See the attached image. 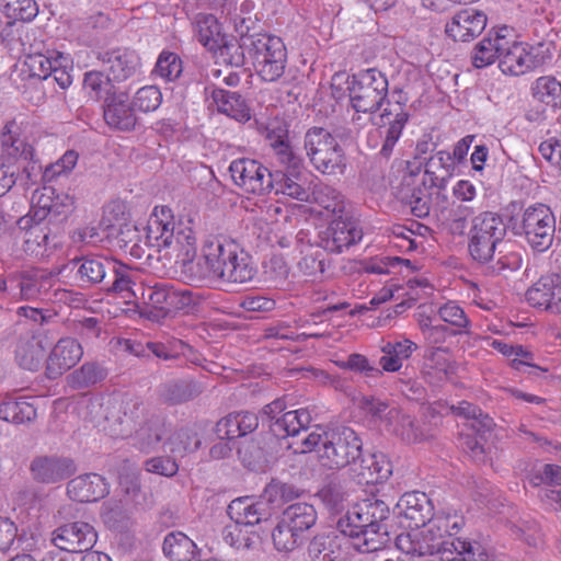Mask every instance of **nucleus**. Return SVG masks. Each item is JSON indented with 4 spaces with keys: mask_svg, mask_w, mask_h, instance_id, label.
<instances>
[{
    "mask_svg": "<svg viewBox=\"0 0 561 561\" xmlns=\"http://www.w3.org/2000/svg\"><path fill=\"white\" fill-rule=\"evenodd\" d=\"M103 117L106 125L116 131H131L138 123L134 106L125 92L113 93L105 99Z\"/></svg>",
    "mask_w": 561,
    "mask_h": 561,
    "instance_id": "aec40b11",
    "label": "nucleus"
},
{
    "mask_svg": "<svg viewBox=\"0 0 561 561\" xmlns=\"http://www.w3.org/2000/svg\"><path fill=\"white\" fill-rule=\"evenodd\" d=\"M522 229L533 249L545 251L553 242L556 217L547 205L529 206L523 214Z\"/></svg>",
    "mask_w": 561,
    "mask_h": 561,
    "instance_id": "9b49d317",
    "label": "nucleus"
},
{
    "mask_svg": "<svg viewBox=\"0 0 561 561\" xmlns=\"http://www.w3.org/2000/svg\"><path fill=\"white\" fill-rule=\"evenodd\" d=\"M145 296L140 295V302L159 311L167 310L175 295L174 291L159 286L145 288Z\"/></svg>",
    "mask_w": 561,
    "mask_h": 561,
    "instance_id": "13d9d810",
    "label": "nucleus"
},
{
    "mask_svg": "<svg viewBox=\"0 0 561 561\" xmlns=\"http://www.w3.org/2000/svg\"><path fill=\"white\" fill-rule=\"evenodd\" d=\"M251 55L262 80L274 82L283 76L287 51L282 37H259L253 43Z\"/></svg>",
    "mask_w": 561,
    "mask_h": 561,
    "instance_id": "9d476101",
    "label": "nucleus"
},
{
    "mask_svg": "<svg viewBox=\"0 0 561 561\" xmlns=\"http://www.w3.org/2000/svg\"><path fill=\"white\" fill-rule=\"evenodd\" d=\"M389 513L385 502L364 501L356 504L337 523L341 533L350 537L359 552L379 550L387 542V528L382 525Z\"/></svg>",
    "mask_w": 561,
    "mask_h": 561,
    "instance_id": "423d86ee",
    "label": "nucleus"
},
{
    "mask_svg": "<svg viewBox=\"0 0 561 561\" xmlns=\"http://www.w3.org/2000/svg\"><path fill=\"white\" fill-rule=\"evenodd\" d=\"M229 171L234 184L248 193L262 194L270 190L272 173L255 160H233Z\"/></svg>",
    "mask_w": 561,
    "mask_h": 561,
    "instance_id": "2eb2a0df",
    "label": "nucleus"
},
{
    "mask_svg": "<svg viewBox=\"0 0 561 561\" xmlns=\"http://www.w3.org/2000/svg\"><path fill=\"white\" fill-rule=\"evenodd\" d=\"M35 215L45 218L47 215L60 216L69 214L75 206V197L67 192H57L51 186L36 190L31 199Z\"/></svg>",
    "mask_w": 561,
    "mask_h": 561,
    "instance_id": "4be33fe9",
    "label": "nucleus"
},
{
    "mask_svg": "<svg viewBox=\"0 0 561 561\" xmlns=\"http://www.w3.org/2000/svg\"><path fill=\"white\" fill-rule=\"evenodd\" d=\"M463 526L462 516L444 511L434 514L427 523L401 533L397 548L411 557H433L438 561H474L473 543L456 535Z\"/></svg>",
    "mask_w": 561,
    "mask_h": 561,
    "instance_id": "f257e3e1",
    "label": "nucleus"
},
{
    "mask_svg": "<svg viewBox=\"0 0 561 561\" xmlns=\"http://www.w3.org/2000/svg\"><path fill=\"white\" fill-rule=\"evenodd\" d=\"M224 540L237 550L252 549L259 540L256 531L249 526L233 522L224 529Z\"/></svg>",
    "mask_w": 561,
    "mask_h": 561,
    "instance_id": "79ce46f5",
    "label": "nucleus"
},
{
    "mask_svg": "<svg viewBox=\"0 0 561 561\" xmlns=\"http://www.w3.org/2000/svg\"><path fill=\"white\" fill-rule=\"evenodd\" d=\"M199 442L195 434L188 430H181L171 434L163 443V450L170 451L174 456H182L187 451L198 447Z\"/></svg>",
    "mask_w": 561,
    "mask_h": 561,
    "instance_id": "603ef678",
    "label": "nucleus"
},
{
    "mask_svg": "<svg viewBox=\"0 0 561 561\" xmlns=\"http://www.w3.org/2000/svg\"><path fill=\"white\" fill-rule=\"evenodd\" d=\"M416 350V344L410 340L386 342L381 346L383 355L379 359L381 370L394 373L401 369L403 360Z\"/></svg>",
    "mask_w": 561,
    "mask_h": 561,
    "instance_id": "f704fd0d",
    "label": "nucleus"
},
{
    "mask_svg": "<svg viewBox=\"0 0 561 561\" xmlns=\"http://www.w3.org/2000/svg\"><path fill=\"white\" fill-rule=\"evenodd\" d=\"M1 159L13 165L18 161H28L33 158V147L21 137L15 123L9 122L1 131Z\"/></svg>",
    "mask_w": 561,
    "mask_h": 561,
    "instance_id": "393cba45",
    "label": "nucleus"
},
{
    "mask_svg": "<svg viewBox=\"0 0 561 561\" xmlns=\"http://www.w3.org/2000/svg\"><path fill=\"white\" fill-rule=\"evenodd\" d=\"M438 316L442 321L453 327V334L467 332L470 321L463 309L455 301H447L438 308Z\"/></svg>",
    "mask_w": 561,
    "mask_h": 561,
    "instance_id": "de8ad7c7",
    "label": "nucleus"
},
{
    "mask_svg": "<svg viewBox=\"0 0 561 561\" xmlns=\"http://www.w3.org/2000/svg\"><path fill=\"white\" fill-rule=\"evenodd\" d=\"M451 410L458 415L467 419L465 426L472 433H461L460 442L462 449L468 453L476 461H484L485 459V433L490 428L491 420L486 416L483 421L481 411L469 402H461L458 407H451Z\"/></svg>",
    "mask_w": 561,
    "mask_h": 561,
    "instance_id": "f8f14e48",
    "label": "nucleus"
},
{
    "mask_svg": "<svg viewBox=\"0 0 561 561\" xmlns=\"http://www.w3.org/2000/svg\"><path fill=\"white\" fill-rule=\"evenodd\" d=\"M316 201L328 213L340 216L344 210V198L333 187L325 186L321 188L317 193Z\"/></svg>",
    "mask_w": 561,
    "mask_h": 561,
    "instance_id": "bf43d9fd",
    "label": "nucleus"
},
{
    "mask_svg": "<svg viewBox=\"0 0 561 561\" xmlns=\"http://www.w3.org/2000/svg\"><path fill=\"white\" fill-rule=\"evenodd\" d=\"M228 514L232 522L253 527L268 516L266 504L251 497H239L228 506Z\"/></svg>",
    "mask_w": 561,
    "mask_h": 561,
    "instance_id": "c756f323",
    "label": "nucleus"
},
{
    "mask_svg": "<svg viewBox=\"0 0 561 561\" xmlns=\"http://www.w3.org/2000/svg\"><path fill=\"white\" fill-rule=\"evenodd\" d=\"M145 468L150 473L173 477L179 470V465L170 457H153L146 461Z\"/></svg>",
    "mask_w": 561,
    "mask_h": 561,
    "instance_id": "69168bd1",
    "label": "nucleus"
},
{
    "mask_svg": "<svg viewBox=\"0 0 561 561\" xmlns=\"http://www.w3.org/2000/svg\"><path fill=\"white\" fill-rule=\"evenodd\" d=\"M266 139L272 148L283 157L291 158L290 147L288 145V130L286 125L277 119L271 121L266 127Z\"/></svg>",
    "mask_w": 561,
    "mask_h": 561,
    "instance_id": "3c124183",
    "label": "nucleus"
},
{
    "mask_svg": "<svg viewBox=\"0 0 561 561\" xmlns=\"http://www.w3.org/2000/svg\"><path fill=\"white\" fill-rule=\"evenodd\" d=\"M163 553L171 561H197L199 549L184 533L173 531L165 536Z\"/></svg>",
    "mask_w": 561,
    "mask_h": 561,
    "instance_id": "473e14b6",
    "label": "nucleus"
},
{
    "mask_svg": "<svg viewBox=\"0 0 561 561\" xmlns=\"http://www.w3.org/2000/svg\"><path fill=\"white\" fill-rule=\"evenodd\" d=\"M272 539L278 551H293L305 542V538L295 531L282 518L272 533Z\"/></svg>",
    "mask_w": 561,
    "mask_h": 561,
    "instance_id": "49530a36",
    "label": "nucleus"
},
{
    "mask_svg": "<svg viewBox=\"0 0 561 561\" xmlns=\"http://www.w3.org/2000/svg\"><path fill=\"white\" fill-rule=\"evenodd\" d=\"M401 265L410 267L411 262L398 256H380L367 261L364 264V270L371 274H389L391 270Z\"/></svg>",
    "mask_w": 561,
    "mask_h": 561,
    "instance_id": "052dcab7",
    "label": "nucleus"
},
{
    "mask_svg": "<svg viewBox=\"0 0 561 561\" xmlns=\"http://www.w3.org/2000/svg\"><path fill=\"white\" fill-rule=\"evenodd\" d=\"M280 518L306 539V533L316 524L317 513L310 504L295 503L283 512Z\"/></svg>",
    "mask_w": 561,
    "mask_h": 561,
    "instance_id": "e433bc0d",
    "label": "nucleus"
},
{
    "mask_svg": "<svg viewBox=\"0 0 561 561\" xmlns=\"http://www.w3.org/2000/svg\"><path fill=\"white\" fill-rule=\"evenodd\" d=\"M505 37H483L478 42L471 54L472 64L476 68H484L495 60L500 62V55L503 49Z\"/></svg>",
    "mask_w": 561,
    "mask_h": 561,
    "instance_id": "58836bf2",
    "label": "nucleus"
},
{
    "mask_svg": "<svg viewBox=\"0 0 561 561\" xmlns=\"http://www.w3.org/2000/svg\"><path fill=\"white\" fill-rule=\"evenodd\" d=\"M488 24L484 12L473 9L462 10L457 13L450 22L446 23L447 35L458 33L460 35H481Z\"/></svg>",
    "mask_w": 561,
    "mask_h": 561,
    "instance_id": "2f4dec72",
    "label": "nucleus"
},
{
    "mask_svg": "<svg viewBox=\"0 0 561 561\" xmlns=\"http://www.w3.org/2000/svg\"><path fill=\"white\" fill-rule=\"evenodd\" d=\"M136 439L139 449L149 453L156 450L160 442L164 439V431L159 427H141L136 432Z\"/></svg>",
    "mask_w": 561,
    "mask_h": 561,
    "instance_id": "e2e57ef3",
    "label": "nucleus"
},
{
    "mask_svg": "<svg viewBox=\"0 0 561 561\" xmlns=\"http://www.w3.org/2000/svg\"><path fill=\"white\" fill-rule=\"evenodd\" d=\"M289 165L285 172L277 171L272 174L271 186L276 194H283L300 202L309 199L310 193L307 187V179L301 171L298 160L289 158Z\"/></svg>",
    "mask_w": 561,
    "mask_h": 561,
    "instance_id": "f3484780",
    "label": "nucleus"
},
{
    "mask_svg": "<svg viewBox=\"0 0 561 561\" xmlns=\"http://www.w3.org/2000/svg\"><path fill=\"white\" fill-rule=\"evenodd\" d=\"M305 148L311 163L322 173L332 174L345 167L344 153L337 140L323 128H312L305 136Z\"/></svg>",
    "mask_w": 561,
    "mask_h": 561,
    "instance_id": "1a4fd4ad",
    "label": "nucleus"
},
{
    "mask_svg": "<svg viewBox=\"0 0 561 561\" xmlns=\"http://www.w3.org/2000/svg\"><path fill=\"white\" fill-rule=\"evenodd\" d=\"M77 275L82 283L96 284L103 280L108 267L114 266L102 257H83L76 262Z\"/></svg>",
    "mask_w": 561,
    "mask_h": 561,
    "instance_id": "37998d69",
    "label": "nucleus"
},
{
    "mask_svg": "<svg viewBox=\"0 0 561 561\" xmlns=\"http://www.w3.org/2000/svg\"><path fill=\"white\" fill-rule=\"evenodd\" d=\"M491 345L494 350L499 351L504 356L512 357V367L514 369L520 370L523 366H530L528 359H530L533 356L522 346L511 345L499 340H494Z\"/></svg>",
    "mask_w": 561,
    "mask_h": 561,
    "instance_id": "4d7b16f0",
    "label": "nucleus"
},
{
    "mask_svg": "<svg viewBox=\"0 0 561 561\" xmlns=\"http://www.w3.org/2000/svg\"><path fill=\"white\" fill-rule=\"evenodd\" d=\"M34 478L46 483L64 480L76 471L75 463L69 458L38 457L31 466Z\"/></svg>",
    "mask_w": 561,
    "mask_h": 561,
    "instance_id": "bb28decb",
    "label": "nucleus"
},
{
    "mask_svg": "<svg viewBox=\"0 0 561 561\" xmlns=\"http://www.w3.org/2000/svg\"><path fill=\"white\" fill-rule=\"evenodd\" d=\"M100 59L107 65L113 80L124 81L134 76L140 67L139 56L127 48H115L100 54Z\"/></svg>",
    "mask_w": 561,
    "mask_h": 561,
    "instance_id": "b1692460",
    "label": "nucleus"
},
{
    "mask_svg": "<svg viewBox=\"0 0 561 561\" xmlns=\"http://www.w3.org/2000/svg\"><path fill=\"white\" fill-rule=\"evenodd\" d=\"M23 250L32 255L44 253L48 240L47 228L42 224H34L23 232Z\"/></svg>",
    "mask_w": 561,
    "mask_h": 561,
    "instance_id": "864d4df0",
    "label": "nucleus"
},
{
    "mask_svg": "<svg viewBox=\"0 0 561 561\" xmlns=\"http://www.w3.org/2000/svg\"><path fill=\"white\" fill-rule=\"evenodd\" d=\"M194 278H220L243 284L252 280L256 268L251 256L234 241L207 238L190 273Z\"/></svg>",
    "mask_w": 561,
    "mask_h": 561,
    "instance_id": "20e7f679",
    "label": "nucleus"
},
{
    "mask_svg": "<svg viewBox=\"0 0 561 561\" xmlns=\"http://www.w3.org/2000/svg\"><path fill=\"white\" fill-rule=\"evenodd\" d=\"M554 45L549 39L513 42L504 44L500 55L499 69L505 76H524L551 60Z\"/></svg>",
    "mask_w": 561,
    "mask_h": 561,
    "instance_id": "0eeeda50",
    "label": "nucleus"
},
{
    "mask_svg": "<svg viewBox=\"0 0 561 561\" xmlns=\"http://www.w3.org/2000/svg\"><path fill=\"white\" fill-rule=\"evenodd\" d=\"M193 26L198 35H224L221 23L211 13H198L194 18Z\"/></svg>",
    "mask_w": 561,
    "mask_h": 561,
    "instance_id": "0e129e2a",
    "label": "nucleus"
},
{
    "mask_svg": "<svg viewBox=\"0 0 561 561\" xmlns=\"http://www.w3.org/2000/svg\"><path fill=\"white\" fill-rule=\"evenodd\" d=\"M162 100V92L158 87L145 85L136 91L131 104L140 113H151L160 107Z\"/></svg>",
    "mask_w": 561,
    "mask_h": 561,
    "instance_id": "09e8293b",
    "label": "nucleus"
},
{
    "mask_svg": "<svg viewBox=\"0 0 561 561\" xmlns=\"http://www.w3.org/2000/svg\"><path fill=\"white\" fill-rule=\"evenodd\" d=\"M210 98L218 112L238 122H248L251 118L249 106L237 93L214 89Z\"/></svg>",
    "mask_w": 561,
    "mask_h": 561,
    "instance_id": "72a5a7b5",
    "label": "nucleus"
},
{
    "mask_svg": "<svg viewBox=\"0 0 561 561\" xmlns=\"http://www.w3.org/2000/svg\"><path fill=\"white\" fill-rule=\"evenodd\" d=\"M96 538L93 526L84 522L65 524L51 534V542L68 552L87 551L94 546Z\"/></svg>",
    "mask_w": 561,
    "mask_h": 561,
    "instance_id": "dca6fc26",
    "label": "nucleus"
},
{
    "mask_svg": "<svg viewBox=\"0 0 561 561\" xmlns=\"http://www.w3.org/2000/svg\"><path fill=\"white\" fill-rule=\"evenodd\" d=\"M83 355L80 343L75 339H60L51 348L46 360V375L50 379L60 377L79 363Z\"/></svg>",
    "mask_w": 561,
    "mask_h": 561,
    "instance_id": "412c9836",
    "label": "nucleus"
},
{
    "mask_svg": "<svg viewBox=\"0 0 561 561\" xmlns=\"http://www.w3.org/2000/svg\"><path fill=\"white\" fill-rule=\"evenodd\" d=\"M103 378L102 369L93 363H85L79 369L67 377L68 385L72 388H85Z\"/></svg>",
    "mask_w": 561,
    "mask_h": 561,
    "instance_id": "6e6d98bb",
    "label": "nucleus"
},
{
    "mask_svg": "<svg viewBox=\"0 0 561 561\" xmlns=\"http://www.w3.org/2000/svg\"><path fill=\"white\" fill-rule=\"evenodd\" d=\"M70 499L88 503L96 502L110 492V485L105 478L98 473H85L70 480L67 485Z\"/></svg>",
    "mask_w": 561,
    "mask_h": 561,
    "instance_id": "5701e85b",
    "label": "nucleus"
},
{
    "mask_svg": "<svg viewBox=\"0 0 561 561\" xmlns=\"http://www.w3.org/2000/svg\"><path fill=\"white\" fill-rule=\"evenodd\" d=\"M26 64L34 76L46 79L51 72H58L59 68H69L71 60L68 55L53 51L48 56L44 54L28 55Z\"/></svg>",
    "mask_w": 561,
    "mask_h": 561,
    "instance_id": "4c0bfd02",
    "label": "nucleus"
},
{
    "mask_svg": "<svg viewBox=\"0 0 561 561\" xmlns=\"http://www.w3.org/2000/svg\"><path fill=\"white\" fill-rule=\"evenodd\" d=\"M363 231L357 222L348 217L337 216L319 234V244L329 252L341 253L359 242Z\"/></svg>",
    "mask_w": 561,
    "mask_h": 561,
    "instance_id": "4468645a",
    "label": "nucleus"
},
{
    "mask_svg": "<svg viewBox=\"0 0 561 561\" xmlns=\"http://www.w3.org/2000/svg\"><path fill=\"white\" fill-rule=\"evenodd\" d=\"M182 61L174 53L163 50L156 62L154 72L165 81H174L182 73Z\"/></svg>",
    "mask_w": 561,
    "mask_h": 561,
    "instance_id": "5fc2aeb1",
    "label": "nucleus"
},
{
    "mask_svg": "<svg viewBox=\"0 0 561 561\" xmlns=\"http://www.w3.org/2000/svg\"><path fill=\"white\" fill-rule=\"evenodd\" d=\"M216 435L219 439L232 440L240 436L239 424L236 414L219 420L216 424Z\"/></svg>",
    "mask_w": 561,
    "mask_h": 561,
    "instance_id": "774afa93",
    "label": "nucleus"
},
{
    "mask_svg": "<svg viewBox=\"0 0 561 561\" xmlns=\"http://www.w3.org/2000/svg\"><path fill=\"white\" fill-rule=\"evenodd\" d=\"M360 483L376 484L387 480L392 473V466L383 454L365 456L358 468L354 469Z\"/></svg>",
    "mask_w": 561,
    "mask_h": 561,
    "instance_id": "7c9ffc66",
    "label": "nucleus"
},
{
    "mask_svg": "<svg viewBox=\"0 0 561 561\" xmlns=\"http://www.w3.org/2000/svg\"><path fill=\"white\" fill-rule=\"evenodd\" d=\"M345 365L347 369L360 373L366 377L376 378L382 374V370L371 365L366 356L357 353L350 355Z\"/></svg>",
    "mask_w": 561,
    "mask_h": 561,
    "instance_id": "338daca9",
    "label": "nucleus"
},
{
    "mask_svg": "<svg viewBox=\"0 0 561 561\" xmlns=\"http://www.w3.org/2000/svg\"><path fill=\"white\" fill-rule=\"evenodd\" d=\"M115 273L111 290L117 295L126 305L138 306L140 295L145 296V287L139 282V274L126 265L112 266Z\"/></svg>",
    "mask_w": 561,
    "mask_h": 561,
    "instance_id": "a878e982",
    "label": "nucleus"
},
{
    "mask_svg": "<svg viewBox=\"0 0 561 561\" xmlns=\"http://www.w3.org/2000/svg\"><path fill=\"white\" fill-rule=\"evenodd\" d=\"M53 286V276L45 272H34L23 277L20 293L23 299L31 300L41 297Z\"/></svg>",
    "mask_w": 561,
    "mask_h": 561,
    "instance_id": "a18cd8bd",
    "label": "nucleus"
},
{
    "mask_svg": "<svg viewBox=\"0 0 561 561\" xmlns=\"http://www.w3.org/2000/svg\"><path fill=\"white\" fill-rule=\"evenodd\" d=\"M79 154L73 150L66 151L55 163L49 164L45 169V178L51 180L62 174H68L77 165Z\"/></svg>",
    "mask_w": 561,
    "mask_h": 561,
    "instance_id": "680f3d73",
    "label": "nucleus"
},
{
    "mask_svg": "<svg viewBox=\"0 0 561 561\" xmlns=\"http://www.w3.org/2000/svg\"><path fill=\"white\" fill-rule=\"evenodd\" d=\"M396 510L400 525L407 530L427 523L433 516L431 501L422 492L404 493L398 501Z\"/></svg>",
    "mask_w": 561,
    "mask_h": 561,
    "instance_id": "6ab92c4d",
    "label": "nucleus"
},
{
    "mask_svg": "<svg viewBox=\"0 0 561 561\" xmlns=\"http://www.w3.org/2000/svg\"><path fill=\"white\" fill-rule=\"evenodd\" d=\"M48 340L43 334L22 337L15 348L19 365L28 370H36L42 364Z\"/></svg>",
    "mask_w": 561,
    "mask_h": 561,
    "instance_id": "c85d7f7f",
    "label": "nucleus"
},
{
    "mask_svg": "<svg viewBox=\"0 0 561 561\" xmlns=\"http://www.w3.org/2000/svg\"><path fill=\"white\" fill-rule=\"evenodd\" d=\"M311 420V413L308 409L287 411L282 414L280 419H276L271 425V431L279 437L296 436L301 430L308 427Z\"/></svg>",
    "mask_w": 561,
    "mask_h": 561,
    "instance_id": "c9c22d12",
    "label": "nucleus"
},
{
    "mask_svg": "<svg viewBox=\"0 0 561 561\" xmlns=\"http://www.w3.org/2000/svg\"><path fill=\"white\" fill-rule=\"evenodd\" d=\"M531 95L538 102L561 107V82L550 76L537 78L531 84Z\"/></svg>",
    "mask_w": 561,
    "mask_h": 561,
    "instance_id": "ea45409f",
    "label": "nucleus"
},
{
    "mask_svg": "<svg viewBox=\"0 0 561 561\" xmlns=\"http://www.w3.org/2000/svg\"><path fill=\"white\" fill-rule=\"evenodd\" d=\"M145 244L173 259L190 273L197 256V240L192 219L174 220L170 208L156 206L141 230Z\"/></svg>",
    "mask_w": 561,
    "mask_h": 561,
    "instance_id": "7ed1b4c3",
    "label": "nucleus"
},
{
    "mask_svg": "<svg viewBox=\"0 0 561 561\" xmlns=\"http://www.w3.org/2000/svg\"><path fill=\"white\" fill-rule=\"evenodd\" d=\"M36 416V409L27 400H5L0 403V420L12 423H24Z\"/></svg>",
    "mask_w": 561,
    "mask_h": 561,
    "instance_id": "c03bdc74",
    "label": "nucleus"
},
{
    "mask_svg": "<svg viewBox=\"0 0 561 561\" xmlns=\"http://www.w3.org/2000/svg\"><path fill=\"white\" fill-rule=\"evenodd\" d=\"M348 89L354 111L369 115L374 125L386 128L385 140L379 153L383 158H389L408 122L404 106L398 102L387 103L381 114L373 116L375 110L382 105L388 92L386 77L375 69H368L353 77Z\"/></svg>",
    "mask_w": 561,
    "mask_h": 561,
    "instance_id": "f03ea898",
    "label": "nucleus"
},
{
    "mask_svg": "<svg viewBox=\"0 0 561 561\" xmlns=\"http://www.w3.org/2000/svg\"><path fill=\"white\" fill-rule=\"evenodd\" d=\"M504 236L505 226L500 216L493 213H483L474 217L470 229V255L480 263L490 262Z\"/></svg>",
    "mask_w": 561,
    "mask_h": 561,
    "instance_id": "6e6552de",
    "label": "nucleus"
},
{
    "mask_svg": "<svg viewBox=\"0 0 561 561\" xmlns=\"http://www.w3.org/2000/svg\"><path fill=\"white\" fill-rule=\"evenodd\" d=\"M364 408L373 415L383 419L387 428L402 437V439L414 443L424 438L423 433L419 431L413 420L409 415L401 413L400 410L396 408L388 410V405L385 402L374 398L365 399Z\"/></svg>",
    "mask_w": 561,
    "mask_h": 561,
    "instance_id": "ddd939ff",
    "label": "nucleus"
},
{
    "mask_svg": "<svg viewBox=\"0 0 561 561\" xmlns=\"http://www.w3.org/2000/svg\"><path fill=\"white\" fill-rule=\"evenodd\" d=\"M530 306L561 314V276L548 275L539 278L527 291Z\"/></svg>",
    "mask_w": 561,
    "mask_h": 561,
    "instance_id": "a211bd4d",
    "label": "nucleus"
},
{
    "mask_svg": "<svg viewBox=\"0 0 561 561\" xmlns=\"http://www.w3.org/2000/svg\"><path fill=\"white\" fill-rule=\"evenodd\" d=\"M0 12L7 16V25H11L31 21L37 15L38 8L34 0H0Z\"/></svg>",
    "mask_w": 561,
    "mask_h": 561,
    "instance_id": "a19ab883",
    "label": "nucleus"
},
{
    "mask_svg": "<svg viewBox=\"0 0 561 561\" xmlns=\"http://www.w3.org/2000/svg\"><path fill=\"white\" fill-rule=\"evenodd\" d=\"M83 89L88 95L94 100L106 99L114 92L111 83L110 75L104 76L99 71H89L84 76Z\"/></svg>",
    "mask_w": 561,
    "mask_h": 561,
    "instance_id": "8fccbe9b",
    "label": "nucleus"
},
{
    "mask_svg": "<svg viewBox=\"0 0 561 561\" xmlns=\"http://www.w3.org/2000/svg\"><path fill=\"white\" fill-rule=\"evenodd\" d=\"M296 454L314 453L319 466L337 470L356 461L362 453V442L350 427L327 428L317 425L301 440L290 445Z\"/></svg>",
    "mask_w": 561,
    "mask_h": 561,
    "instance_id": "39448f33",
    "label": "nucleus"
},
{
    "mask_svg": "<svg viewBox=\"0 0 561 561\" xmlns=\"http://www.w3.org/2000/svg\"><path fill=\"white\" fill-rule=\"evenodd\" d=\"M202 44L213 53L217 64L240 66L243 64V49L238 37H201Z\"/></svg>",
    "mask_w": 561,
    "mask_h": 561,
    "instance_id": "cd10ccee",
    "label": "nucleus"
}]
</instances>
